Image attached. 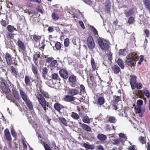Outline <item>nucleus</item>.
<instances>
[{
    "label": "nucleus",
    "instance_id": "49530a36",
    "mask_svg": "<svg viewBox=\"0 0 150 150\" xmlns=\"http://www.w3.org/2000/svg\"><path fill=\"white\" fill-rule=\"evenodd\" d=\"M11 132L13 136L14 137L16 138L17 137V134L15 132V130L13 128L11 129Z\"/></svg>",
    "mask_w": 150,
    "mask_h": 150
},
{
    "label": "nucleus",
    "instance_id": "e433bc0d",
    "mask_svg": "<svg viewBox=\"0 0 150 150\" xmlns=\"http://www.w3.org/2000/svg\"><path fill=\"white\" fill-rule=\"evenodd\" d=\"M117 62L118 65L122 69H124V64L121 59H118L117 61Z\"/></svg>",
    "mask_w": 150,
    "mask_h": 150
},
{
    "label": "nucleus",
    "instance_id": "412c9836",
    "mask_svg": "<svg viewBox=\"0 0 150 150\" xmlns=\"http://www.w3.org/2000/svg\"><path fill=\"white\" fill-rule=\"evenodd\" d=\"M105 100L104 97H100L98 98L97 103L99 105H102L105 103Z\"/></svg>",
    "mask_w": 150,
    "mask_h": 150
},
{
    "label": "nucleus",
    "instance_id": "a19ab883",
    "mask_svg": "<svg viewBox=\"0 0 150 150\" xmlns=\"http://www.w3.org/2000/svg\"><path fill=\"white\" fill-rule=\"evenodd\" d=\"M70 83H70V84L72 87H78L79 85L78 82H76V81L74 82H71Z\"/></svg>",
    "mask_w": 150,
    "mask_h": 150
},
{
    "label": "nucleus",
    "instance_id": "0eeeda50",
    "mask_svg": "<svg viewBox=\"0 0 150 150\" xmlns=\"http://www.w3.org/2000/svg\"><path fill=\"white\" fill-rule=\"evenodd\" d=\"M87 44L90 49L92 50L95 47V44L92 37L90 36L87 39Z\"/></svg>",
    "mask_w": 150,
    "mask_h": 150
},
{
    "label": "nucleus",
    "instance_id": "13d9d810",
    "mask_svg": "<svg viewBox=\"0 0 150 150\" xmlns=\"http://www.w3.org/2000/svg\"><path fill=\"white\" fill-rule=\"evenodd\" d=\"M144 93L145 94V96L148 98H149L150 97V92L147 90H145Z\"/></svg>",
    "mask_w": 150,
    "mask_h": 150
},
{
    "label": "nucleus",
    "instance_id": "2eb2a0df",
    "mask_svg": "<svg viewBox=\"0 0 150 150\" xmlns=\"http://www.w3.org/2000/svg\"><path fill=\"white\" fill-rule=\"evenodd\" d=\"M18 46L22 50H24L25 49V45L22 41L18 39L17 42Z\"/></svg>",
    "mask_w": 150,
    "mask_h": 150
},
{
    "label": "nucleus",
    "instance_id": "79ce46f5",
    "mask_svg": "<svg viewBox=\"0 0 150 150\" xmlns=\"http://www.w3.org/2000/svg\"><path fill=\"white\" fill-rule=\"evenodd\" d=\"M108 120L110 123H114L117 121V120L114 117L111 116L109 117Z\"/></svg>",
    "mask_w": 150,
    "mask_h": 150
},
{
    "label": "nucleus",
    "instance_id": "9b49d317",
    "mask_svg": "<svg viewBox=\"0 0 150 150\" xmlns=\"http://www.w3.org/2000/svg\"><path fill=\"white\" fill-rule=\"evenodd\" d=\"M76 98L69 95L65 96L64 98V101L67 102H71L75 100Z\"/></svg>",
    "mask_w": 150,
    "mask_h": 150
},
{
    "label": "nucleus",
    "instance_id": "680f3d73",
    "mask_svg": "<svg viewBox=\"0 0 150 150\" xmlns=\"http://www.w3.org/2000/svg\"><path fill=\"white\" fill-rule=\"evenodd\" d=\"M125 51L124 50L121 49L119 50V54L120 55H124L125 54Z\"/></svg>",
    "mask_w": 150,
    "mask_h": 150
},
{
    "label": "nucleus",
    "instance_id": "393cba45",
    "mask_svg": "<svg viewBox=\"0 0 150 150\" xmlns=\"http://www.w3.org/2000/svg\"><path fill=\"white\" fill-rule=\"evenodd\" d=\"M48 70L46 67L43 68L42 72V76L44 79H47V75Z\"/></svg>",
    "mask_w": 150,
    "mask_h": 150
},
{
    "label": "nucleus",
    "instance_id": "603ef678",
    "mask_svg": "<svg viewBox=\"0 0 150 150\" xmlns=\"http://www.w3.org/2000/svg\"><path fill=\"white\" fill-rule=\"evenodd\" d=\"M55 47L57 49L59 50L61 48V44L59 42L56 43L55 45Z\"/></svg>",
    "mask_w": 150,
    "mask_h": 150
},
{
    "label": "nucleus",
    "instance_id": "6e6552de",
    "mask_svg": "<svg viewBox=\"0 0 150 150\" xmlns=\"http://www.w3.org/2000/svg\"><path fill=\"white\" fill-rule=\"evenodd\" d=\"M130 77L131 78L130 79V83L132 88V89H134L136 87L137 77L135 76H131Z\"/></svg>",
    "mask_w": 150,
    "mask_h": 150
},
{
    "label": "nucleus",
    "instance_id": "39448f33",
    "mask_svg": "<svg viewBox=\"0 0 150 150\" xmlns=\"http://www.w3.org/2000/svg\"><path fill=\"white\" fill-rule=\"evenodd\" d=\"M36 118V115L34 113L32 114L29 117V121L30 123L33 124V126L36 131H39L40 130V127H38L37 124L35 123Z\"/></svg>",
    "mask_w": 150,
    "mask_h": 150
},
{
    "label": "nucleus",
    "instance_id": "f704fd0d",
    "mask_svg": "<svg viewBox=\"0 0 150 150\" xmlns=\"http://www.w3.org/2000/svg\"><path fill=\"white\" fill-rule=\"evenodd\" d=\"M91 63L92 68L95 70L96 69L97 65L95 62L94 60V59L92 57L91 59Z\"/></svg>",
    "mask_w": 150,
    "mask_h": 150
},
{
    "label": "nucleus",
    "instance_id": "774afa93",
    "mask_svg": "<svg viewBox=\"0 0 150 150\" xmlns=\"http://www.w3.org/2000/svg\"><path fill=\"white\" fill-rule=\"evenodd\" d=\"M53 59V58H52V57H48L46 59V62L47 63H50V62H51L52 61Z\"/></svg>",
    "mask_w": 150,
    "mask_h": 150
},
{
    "label": "nucleus",
    "instance_id": "ddd939ff",
    "mask_svg": "<svg viewBox=\"0 0 150 150\" xmlns=\"http://www.w3.org/2000/svg\"><path fill=\"white\" fill-rule=\"evenodd\" d=\"M5 57L7 64L10 65L12 63L11 57L10 55L8 53H6L5 55Z\"/></svg>",
    "mask_w": 150,
    "mask_h": 150
},
{
    "label": "nucleus",
    "instance_id": "aec40b11",
    "mask_svg": "<svg viewBox=\"0 0 150 150\" xmlns=\"http://www.w3.org/2000/svg\"><path fill=\"white\" fill-rule=\"evenodd\" d=\"M25 102L30 110H33V106L32 103L30 101L29 99L25 101Z\"/></svg>",
    "mask_w": 150,
    "mask_h": 150
},
{
    "label": "nucleus",
    "instance_id": "dca6fc26",
    "mask_svg": "<svg viewBox=\"0 0 150 150\" xmlns=\"http://www.w3.org/2000/svg\"><path fill=\"white\" fill-rule=\"evenodd\" d=\"M54 108L59 112H60L61 109L64 108L63 105L58 103H56L54 104Z\"/></svg>",
    "mask_w": 150,
    "mask_h": 150
},
{
    "label": "nucleus",
    "instance_id": "8fccbe9b",
    "mask_svg": "<svg viewBox=\"0 0 150 150\" xmlns=\"http://www.w3.org/2000/svg\"><path fill=\"white\" fill-rule=\"evenodd\" d=\"M135 21V20L134 19V18L132 17H131L129 18L128 20V23L130 24H133Z\"/></svg>",
    "mask_w": 150,
    "mask_h": 150
},
{
    "label": "nucleus",
    "instance_id": "37998d69",
    "mask_svg": "<svg viewBox=\"0 0 150 150\" xmlns=\"http://www.w3.org/2000/svg\"><path fill=\"white\" fill-rule=\"evenodd\" d=\"M114 103L117 104L119 101H120L121 100L120 97L119 96H114Z\"/></svg>",
    "mask_w": 150,
    "mask_h": 150
},
{
    "label": "nucleus",
    "instance_id": "4468645a",
    "mask_svg": "<svg viewBox=\"0 0 150 150\" xmlns=\"http://www.w3.org/2000/svg\"><path fill=\"white\" fill-rule=\"evenodd\" d=\"M20 93L22 98L24 102L29 99L26 93L23 90H20Z\"/></svg>",
    "mask_w": 150,
    "mask_h": 150
},
{
    "label": "nucleus",
    "instance_id": "4c0bfd02",
    "mask_svg": "<svg viewBox=\"0 0 150 150\" xmlns=\"http://www.w3.org/2000/svg\"><path fill=\"white\" fill-rule=\"evenodd\" d=\"M55 83V82H53V80L52 79L49 80L48 83V86L51 87H54Z\"/></svg>",
    "mask_w": 150,
    "mask_h": 150
},
{
    "label": "nucleus",
    "instance_id": "58836bf2",
    "mask_svg": "<svg viewBox=\"0 0 150 150\" xmlns=\"http://www.w3.org/2000/svg\"><path fill=\"white\" fill-rule=\"evenodd\" d=\"M7 29L9 32H13L14 30H16V29L13 26L11 25H8L7 27Z\"/></svg>",
    "mask_w": 150,
    "mask_h": 150
},
{
    "label": "nucleus",
    "instance_id": "4be33fe9",
    "mask_svg": "<svg viewBox=\"0 0 150 150\" xmlns=\"http://www.w3.org/2000/svg\"><path fill=\"white\" fill-rule=\"evenodd\" d=\"M97 138L99 140L103 141L106 140L107 138L106 136L103 134H98Z\"/></svg>",
    "mask_w": 150,
    "mask_h": 150
},
{
    "label": "nucleus",
    "instance_id": "0e129e2a",
    "mask_svg": "<svg viewBox=\"0 0 150 150\" xmlns=\"http://www.w3.org/2000/svg\"><path fill=\"white\" fill-rule=\"evenodd\" d=\"M91 27L92 28V30L94 33V34L95 35H98V32L96 30V29L93 26H92Z\"/></svg>",
    "mask_w": 150,
    "mask_h": 150
},
{
    "label": "nucleus",
    "instance_id": "1a4fd4ad",
    "mask_svg": "<svg viewBox=\"0 0 150 150\" xmlns=\"http://www.w3.org/2000/svg\"><path fill=\"white\" fill-rule=\"evenodd\" d=\"M68 90V94L73 96L78 94L79 92L78 90L75 89L69 88Z\"/></svg>",
    "mask_w": 150,
    "mask_h": 150
},
{
    "label": "nucleus",
    "instance_id": "c85d7f7f",
    "mask_svg": "<svg viewBox=\"0 0 150 150\" xmlns=\"http://www.w3.org/2000/svg\"><path fill=\"white\" fill-rule=\"evenodd\" d=\"M134 13V12L133 9H130L127 11L125 13V14L126 16H131Z\"/></svg>",
    "mask_w": 150,
    "mask_h": 150
},
{
    "label": "nucleus",
    "instance_id": "4d7b16f0",
    "mask_svg": "<svg viewBox=\"0 0 150 150\" xmlns=\"http://www.w3.org/2000/svg\"><path fill=\"white\" fill-rule=\"evenodd\" d=\"M45 150H52L50 146L47 144H43Z\"/></svg>",
    "mask_w": 150,
    "mask_h": 150
},
{
    "label": "nucleus",
    "instance_id": "5701e85b",
    "mask_svg": "<svg viewBox=\"0 0 150 150\" xmlns=\"http://www.w3.org/2000/svg\"><path fill=\"white\" fill-rule=\"evenodd\" d=\"M83 146L86 148L91 150H93L95 149L94 145L89 144L86 143L83 144Z\"/></svg>",
    "mask_w": 150,
    "mask_h": 150
},
{
    "label": "nucleus",
    "instance_id": "bf43d9fd",
    "mask_svg": "<svg viewBox=\"0 0 150 150\" xmlns=\"http://www.w3.org/2000/svg\"><path fill=\"white\" fill-rule=\"evenodd\" d=\"M111 7L110 4H106L105 5V7L106 10L108 11H109L110 8Z\"/></svg>",
    "mask_w": 150,
    "mask_h": 150
},
{
    "label": "nucleus",
    "instance_id": "de8ad7c7",
    "mask_svg": "<svg viewBox=\"0 0 150 150\" xmlns=\"http://www.w3.org/2000/svg\"><path fill=\"white\" fill-rule=\"evenodd\" d=\"M11 70L13 75L16 77L17 76V74L15 69L13 67H12L11 68Z\"/></svg>",
    "mask_w": 150,
    "mask_h": 150
},
{
    "label": "nucleus",
    "instance_id": "f257e3e1",
    "mask_svg": "<svg viewBox=\"0 0 150 150\" xmlns=\"http://www.w3.org/2000/svg\"><path fill=\"white\" fill-rule=\"evenodd\" d=\"M139 59L138 54L137 53L134 52L130 55L127 56L126 62L128 66L131 67L135 65L136 61Z\"/></svg>",
    "mask_w": 150,
    "mask_h": 150
},
{
    "label": "nucleus",
    "instance_id": "f8f14e48",
    "mask_svg": "<svg viewBox=\"0 0 150 150\" xmlns=\"http://www.w3.org/2000/svg\"><path fill=\"white\" fill-rule=\"evenodd\" d=\"M4 135L6 139L9 141H11V137L9 130L6 129L4 130Z\"/></svg>",
    "mask_w": 150,
    "mask_h": 150
},
{
    "label": "nucleus",
    "instance_id": "a211bd4d",
    "mask_svg": "<svg viewBox=\"0 0 150 150\" xmlns=\"http://www.w3.org/2000/svg\"><path fill=\"white\" fill-rule=\"evenodd\" d=\"M145 8L150 11V1L149 0H143Z\"/></svg>",
    "mask_w": 150,
    "mask_h": 150
},
{
    "label": "nucleus",
    "instance_id": "473e14b6",
    "mask_svg": "<svg viewBox=\"0 0 150 150\" xmlns=\"http://www.w3.org/2000/svg\"><path fill=\"white\" fill-rule=\"evenodd\" d=\"M25 84L27 86H29L30 83V81L29 77L28 76H26L25 78Z\"/></svg>",
    "mask_w": 150,
    "mask_h": 150
},
{
    "label": "nucleus",
    "instance_id": "69168bd1",
    "mask_svg": "<svg viewBox=\"0 0 150 150\" xmlns=\"http://www.w3.org/2000/svg\"><path fill=\"white\" fill-rule=\"evenodd\" d=\"M40 56L38 54H35L34 55L33 57V60H35L34 62H35V61L37 60L38 58Z\"/></svg>",
    "mask_w": 150,
    "mask_h": 150
},
{
    "label": "nucleus",
    "instance_id": "9d476101",
    "mask_svg": "<svg viewBox=\"0 0 150 150\" xmlns=\"http://www.w3.org/2000/svg\"><path fill=\"white\" fill-rule=\"evenodd\" d=\"M60 76L64 79H67L69 76L68 74L67 71L64 69H62L59 71Z\"/></svg>",
    "mask_w": 150,
    "mask_h": 150
},
{
    "label": "nucleus",
    "instance_id": "c9c22d12",
    "mask_svg": "<svg viewBox=\"0 0 150 150\" xmlns=\"http://www.w3.org/2000/svg\"><path fill=\"white\" fill-rule=\"evenodd\" d=\"M80 93L81 94H84L86 93V90L84 86L81 84L80 86Z\"/></svg>",
    "mask_w": 150,
    "mask_h": 150
},
{
    "label": "nucleus",
    "instance_id": "e2e57ef3",
    "mask_svg": "<svg viewBox=\"0 0 150 150\" xmlns=\"http://www.w3.org/2000/svg\"><path fill=\"white\" fill-rule=\"evenodd\" d=\"M83 1L86 4L89 5H91L92 3V2L90 0H83Z\"/></svg>",
    "mask_w": 150,
    "mask_h": 150
},
{
    "label": "nucleus",
    "instance_id": "2f4dec72",
    "mask_svg": "<svg viewBox=\"0 0 150 150\" xmlns=\"http://www.w3.org/2000/svg\"><path fill=\"white\" fill-rule=\"evenodd\" d=\"M71 117L75 120H78L79 118V116L78 114L74 112H72L71 115Z\"/></svg>",
    "mask_w": 150,
    "mask_h": 150
},
{
    "label": "nucleus",
    "instance_id": "a18cd8bd",
    "mask_svg": "<svg viewBox=\"0 0 150 150\" xmlns=\"http://www.w3.org/2000/svg\"><path fill=\"white\" fill-rule=\"evenodd\" d=\"M107 55L108 59L110 62H111L112 59V54L110 51L108 52L107 53Z\"/></svg>",
    "mask_w": 150,
    "mask_h": 150
},
{
    "label": "nucleus",
    "instance_id": "423d86ee",
    "mask_svg": "<svg viewBox=\"0 0 150 150\" xmlns=\"http://www.w3.org/2000/svg\"><path fill=\"white\" fill-rule=\"evenodd\" d=\"M98 41L99 45L102 49L104 50H109V45L105 41L101 39H98Z\"/></svg>",
    "mask_w": 150,
    "mask_h": 150
},
{
    "label": "nucleus",
    "instance_id": "7c9ffc66",
    "mask_svg": "<svg viewBox=\"0 0 150 150\" xmlns=\"http://www.w3.org/2000/svg\"><path fill=\"white\" fill-rule=\"evenodd\" d=\"M82 120L84 122L86 123L89 124L90 123V120L87 116L83 117Z\"/></svg>",
    "mask_w": 150,
    "mask_h": 150
},
{
    "label": "nucleus",
    "instance_id": "5fc2aeb1",
    "mask_svg": "<svg viewBox=\"0 0 150 150\" xmlns=\"http://www.w3.org/2000/svg\"><path fill=\"white\" fill-rule=\"evenodd\" d=\"M52 78L54 80L57 79L58 76V75L57 74L54 73L52 75Z\"/></svg>",
    "mask_w": 150,
    "mask_h": 150
},
{
    "label": "nucleus",
    "instance_id": "6ab92c4d",
    "mask_svg": "<svg viewBox=\"0 0 150 150\" xmlns=\"http://www.w3.org/2000/svg\"><path fill=\"white\" fill-rule=\"evenodd\" d=\"M82 129L86 131L87 132H90L91 131V128L90 127L85 124H82L81 126Z\"/></svg>",
    "mask_w": 150,
    "mask_h": 150
},
{
    "label": "nucleus",
    "instance_id": "bb28decb",
    "mask_svg": "<svg viewBox=\"0 0 150 150\" xmlns=\"http://www.w3.org/2000/svg\"><path fill=\"white\" fill-rule=\"evenodd\" d=\"M13 94L14 97L17 100H18L19 98V96L18 92L15 89L13 90Z\"/></svg>",
    "mask_w": 150,
    "mask_h": 150
},
{
    "label": "nucleus",
    "instance_id": "3c124183",
    "mask_svg": "<svg viewBox=\"0 0 150 150\" xmlns=\"http://www.w3.org/2000/svg\"><path fill=\"white\" fill-rule=\"evenodd\" d=\"M139 140L141 142L142 144L145 143V142L144 137L142 136H140L139 138Z\"/></svg>",
    "mask_w": 150,
    "mask_h": 150
},
{
    "label": "nucleus",
    "instance_id": "b1692460",
    "mask_svg": "<svg viewBox=\"0 0 150 150\" xmlns=\"http://www.w3.org/2000/svg\"><path fill=\"white\" fill-rule=\"evenodd\" d=\"M32 39L34 40L35 42H39L41 38V36L36 35H33L32 36Z\"/></svg>",
    "mask_w": 150,
    "mask_h": 150
},
{
    "label": "nucleus",
    "instance_id": "338daca9",
    "mask_svg": "<svg viewBox=\"0 0 150 150\" xmlns=\"http://www.w3.org/2000/svg\"><path fill=\"white\" fill-rule=\"evenodd\" d=\"M144 33L147 37H148L150 33L149 30L147 29H146L144 31Z\"/></svg>",
    "mask_w": 150,
    "mask_h": 150
},
{
    "label": "nucleus",
    "instance_id": "7ed1b4c3",
    "mask_svg": "<svg viewBox=\"0 0 150 150\" xmlns=\"http://www.w3.org/2000/svg\"><path fill=\"white\" fill-rule=\"evenodd\" d=\"M35 97L38 99L40 104L43 108L44 110H46V106L47 105L46 101L42 95L39 92H37L35 95Z\"/></svg>",
    "mask_w": 150,
    "mask_h": 150
},
{
    "label": "nucleus",
    "instance_id": "cd10ccee",
    "mask_svg": "<svg viewBox=\"0 0 150 150\" xmlns=\"http://www.w3.org/2000/svg\"><path fill=\"white\" fill-rule=\"evenodd\" d=\"M60 122L64 125L67 126V122L64 118L63 117H60L58 118Z\"/></svg>",
    "mask_w": 150,
    "mask_h": 150
},
{
    "label": "nucleus",
    "instance_id": "864d4df0",
    "mask_svg": "<svg viewBox=\"0 0 150 150\" xmlns=\"http://www.w3.org/2000/svg\"><path fill=\"white\" fill-rule=\"evenodd\" d=\"M69 40L68 38H66L64 42V45L65 47H67L69 46Z\"/></svg>",
    "mask_w": 150,
    "mask_h": 150
},
{
    "label": "nucleus",
    "instance_id": "052dcab7",
    "mask_svg": "<svg viewBox=\"0 0 150 150\" xmlns=\"http://www.w3.org/2000/svg\"><path fill=\"white\" fill-rule=\"evenodd\" d=\"M142 85L140 83H136V87L137 89H140L142 88Z\"/></svg>",
    "mask_w": 150,
    "mask_h": 150
},
{
    "label": "nucleus",
    "instance_id": "72a5a7b5",
    "mask_svg": "<svg viewBox=\"0 0 150 150\" xmlns=\"http://www.w3.org/2000/svg\"><path fill=\"white\" fill-rule=\"evenodd\" d=\"M52 17L53 19L55 21L58 20L59 18V17L57 14L53 12L52 15Z\"/></svg>",
    "mask_w": 150,
    "mask_h": 150
},
{
    "label": "nucleus",
    "instance_id": "09e8293b",
    "mask_svg": "<svg viewBox=\"0 0 150 150\" xmlns=\"http://www.w3.org/2000/svg\"><path fill=\"white\" fill-rule=\"evenodd\" d=\"M119 137L123 139V140L122 141H124L125 140H126L127 139V137L125 136V134L120 133L119 134Z\"/></svg>",
    "mask_w": 150,
    "mask_h": 150
},
{
    "label": "nucleus",
    "instance_id": "c03bdc74",
    "mask_svg": "<svg viewBox=\"0 0 150 150\" xmlns=\"http://www.w3.org/2000/svg\"><path fill=\"white\" fill-rule=\"evenodd\" d=\"M112 143L114 144L117 145L119 144L120 142L122 141L121 138H120L113 140Z\"/></svg>",
    "mask_w": 150,
    "mask_h": 150
},
{
    "label": "nucleus",
    "instance_id": "ea45409f",
    "mask_svg": "<svg viewBox=\"0 0 150 150\" xmlns=\"http://www.w3.org/2000/svg\"><path fill=\"white\" fill-rule=\"evenodd\" d=\"M69 80L70 82H74L76 81V77L74 75H71L69 77Z\"/></svg>",
    "mask_w": 150,
    "mask_h": 150
},
{
    "label": "nucleus",
    "instance_id": "a878e982",
    "mask_svg": "<svg viewBox=\"0 0 150 150\" xmlns=\"http://www.w3.org/2000/svg\"><path fill=\"white\" fill-rule=\"evenodd\" d=\"M6 98L8 100H10L11 102H12L14 103L16 106H18V105L16 103V101L13 98V97L12 95H8L6 96Z\"/></svg>",
    "mask_w": 150,
    "mask_h": 150
},
{
    "label": "nucleus",
    "instance_id": "6e6d98bb",
    "mask_svg": "<svg viewBox=\"0 0 150 150\" xmlns=\"http://www.w3.org/2000/svg\"><path fill=\"white\" fill-rule=\"evenodd\" d=\"M57 61L56 60H54L53 61H52L50 64V66L51 67H55L57 63Z\"/></svg>",
    "mask_w": 150,
    "mask_h": 150
},
{
    "label": "nucleus",
    "instance_id": "f3484780",
    "mask_svg": "<svg viewBox=\"0 0 150 150\" xmlns=\"http://www.w3.org/2000/svg\"><path fill=\"white\" fill-rule=\"evenodd\" d=\"M111 69L115 74H117L120 72V68L117 65H114L112 66Z\"/></svg>",
    "mask_w": 150,
    "mask_h": 150
},
{
    "label": "nucleus",
    "instance_id": "c756f323",
    "mask_svg": "<svg viewBox=\"0 0 150 150\" xmlns=\"http://www.w3.org/2000/svg\"><path fill=\"white\" fill-rule=\"evenodd\" d=\"M32 70L33 73L34 74L35 76L37 77L38 76L37 74L38 72V70L37 67L34 65H32Z\"/></svg>",
    "mask_w": 150,
    "mask_h": 150
},
{
    "label": "nucleus",
    "instance_id": "20e7f679",
    "mask_svg": "<svg viewBox=\"0 0 150 150\" xmlns=\"http://www.w3.org/2000/svg\"><path fill=\"white\" fill-rule=\"evenodd\" d=\"M9 87L8 85L6 84V81L1 80L0 81V87L4 93H8L10 92V90Z\"/></svg>",
    "mask_w": 150,
    "mask_h": 150
},
{
    "label": "nucleus",
    "instance_id": "f03ea898",
    "mask_svg": "<svg viewBox=\"0 0 150 150\" xmlns=\"http://www.w3.org/2000/svg\"><path fill=\"white\" fill-rule=\"evenodd\" d=\"M143 101L142 100H139L137 101V105L135 108L136 112L139 114V116L140 117L143 116V114L145 111L144 108H141V106L143 104Z\"/></svg>",
    "mask_w": 150,
    "mask_h": 150
}]
</instances>
